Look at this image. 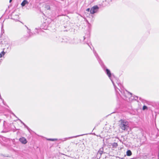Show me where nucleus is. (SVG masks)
<instances>
[{
	"instance_id": "obj_1",
	"label": "nucleus",
	"mask_w": 159,
	"mask_h": 159,
	"mask_svg": "<svg viewBox=\"0 0 159 159\" xmlns=\"http://www.w3.org/2000/svg\"><path fill=\"white\" fill-rule=\"evenodd\" d=\"M115 90L116 94L117 97H121L122 98L123 96L125 95V93L127 90H125L124 88L121 83H119L118 82L116 83L117 86L114 84V82L111 81Z\"/></svg>"
},
{
	"instance_id": "obj_2",
	"label": "nucleus",
	"mask_w": 159,
	"mask_h": 159,
	"mask_svg": "<svg viewBox=\"0 0 159 159\" xmlns=\"http://www.w3.org/2000/svg\"><path fill=\"white\" fill-rule=\"evenodd\" d=\"M125 95L123 96V99L128 102H131L134 100L138 101L139 97L137 96H133L132 94L128 91H126Z\"/></svg>"
},
{
	"instance_id": "obj_3",
	"label": "nucleus",
	"mask_w": 159,
	"mask_h": 159,
	"mask_svg": "<svg viewBox=\"0 0 159 159\" xmlns=\"http://www.w3.org/2000/svg\"><path fill=\"white\" fill-rule=\"evenodd\" d=\"M120 122V128L124 130H127L129 127L128 122L124 120H121Z\"/></svg>"
},
{
	"instance_id": "obj_4",
	"label": "nucleus",
	"mask_w": 159,
	"mask_h": 159,
	"mask_svg": "<svg viewBox=\"0 0 159 159\" xmlns=\"http://www.w3.org/2000/svg\"><path fill=\"white\" fill-rule=\"evenodd\" d=\"M93 48V49H94V48ZM93 52L94 54V55L96 57V58L97 59L99 63L101 65L102 67V68H103L104 69H105V68H106V66H105V65L103 63L102 61L101 60V59H100L99 56H98V54L96 52V51H95L94 49H93Z\"/></svg>"
},
{
	"instance_id": "obj_5",
	"label": "nucleus",
	"mask_w": 159,
	"mask_h": 159,
	"mask_svg": "<svg viewBox=\"0 0 159 159\" xmlns=\"http://www.w3.org/2000/svg\"><path fill=\"white\" fill-rule=\"evenodd\" d=\"M99 7L97 5L92 7L90 10V12L92 14H93L96 13L98 11Z\"/></svg>"
},
{
	"instance_id": "obj_6",
	"label": "nucleus",
	"mask_w": 159,
	"mask_h": 159,
	"mask_svg": "<svg viewBox=\"0 0 159 159\" xmlns=\"http://www.w3.org/2000/svg\"><path fill=\"white\" fill-rule=\"evenodd\" d=\"M11 19L15 21H19V16L18 14H16L13 12L12 13L11 15Z\"/></svg>"
},
{
	"instance_id": "obj_7",
	"label": "nucleus",
	"mask_w": 159,
	"mask_h": 159,
	"mask_svg": "<svg viewBox=\"0 0 159 159\" xmlns=\"http://www.w3.org/2000/svg\"><path fill=\"white\" fill-rule=\"evenodd\" d=\"M103 69L106 72V74L108 76L109 78L112 81V80L111 79V72L110 70L107 68H106H106H105L104 69L103 68Z\"/></svg>"
},
{
	"instance_id": "obj_8",
	"label": "nucleus",
	"mask_w": 159,
	"mask_h": 159,
	"mask_svg": "<svg viewBox=\"0 0 159 159\" xmlns=\"http://www.w3.org/2000/svg\"><path fill=\"white\" fill-rule=\"evenodd\" d=\"M104 148L103 147L100 148L97 154V156L98 157H99V158H100L102 155L103 152Z\"/></svg>"
},
{
	"instance_id": "obj_9",
	"label": "nucleus",
	"mask_w": 159,
	"mask_h": 159,
	"mask_svg": "<svg viewBox=\"0 0 159 159\" xmlns=\"http://www.w3.org/2000/svg\"><path fill=\"white\" fill-rule=\"evenodd\" d=\"M19 141L22 144H26L27 142V141L26 140V139L24 137H21L20 138Z\"/></svg>"
},
{
	"instance_id": "obj_10",
	"label": "nucleus",
	"mask_w": 159,
	"mask_h": 159,
	"mask_svg": "<svg viewBox=\"0 0 159 159\" xmlns=\"http://www.w3.org/2000/svg\"><path fill=\"white\" fill-rule=\"evenodd\" d=\"M29 4V2L26 0H24L21 3V5L22 7H24L25 5H28Z\"/></svg>"
},
{
	"instance_id": "obj_11",
	"label": "nucleus",
	"mask_w": 159,
	"mask_h": 159,
	"mask_svg": "<svg viewBox=\"0 0 159 159\" xmlns=\"http://www.w3.org/2000/svg\"><path fill=\"white\" fill-rule=\"evenodd\" d=\"M77 39H73L71 42H70V43L71 44H78V42H77Z\"/></svg>"
},
{
	"instance_id": "obj_12",
	"label": "nucleus",
	"mask_w": 159,
	"mask_h": 159,
	"mask_svg": "<svg viewBox=\"0 0 159 159\" xmlns=\"http://www.w3.org/2000/svg\"><path fill=\"white\" fill-rule=\"evenodd\" d=\"M111 145L112 146V148H117L118 145L117 143L114 142L111 144Z\"/></svg>"
},
{
	"instance_id": "obj_13",
	"label": "nucleus",
	"mask_w": 159,
	"mask_h": 159,
	"mask_svg": "<svg viewBox=\"0 0 159 159\" xmlns=\"http://www.w3.org/2000/svg\"><path fill=\"white\" fill-rule=\"evenodd\" d=\"M80 136V135H77V136H75L70 137H68V138H66L64 139V140H63V141H65L67 139H72L73 138H76V137Z\"/></svg>"
},
{
	"instance_id": "obj_14",
	"label": "nucleus",
	"mask_w": 159,
	"mask_h": 159,
	"mask_svg": "<svg viewBox=\"0 0 159 159\" xmlns=\"http://www.w3.org/2000/svg\"><path fill=\"white\" fill-rule=\"evenodd\" d=\"M126 155L128 156H129L132 155V152L130 150H128L126 152Z\"/></svg>"
},
{
	"instance_id": "obj_15",
	"label": "nucleus",
	"mask_w": 159,
	"mask_h": 159,
	"mask_svg": "<svg viewBox=\"0 0 159 159\" xmlns=\"http://www.w3.org/2000/svg\"><path fill=\"white\" fill-rule=\"evenodd\" d=\"M47 140L50 141H55L57 140V139H47Z\"/></svg>"
},
{
	"instance_id": "obj_16",
	"label": "nucleus",
	"mask_w": 159,
	"mask_h": 159,
	"mask_svg": "<svg viewBox=\"0 0 159 159\" xmlns=\"http://www.w3.org/2000/svg\"><path fill=\"white\" fill-rule=\"evenodd\" d=\"M5 54V52L3 51L0 53V58L2 57Z\"/></svg>"
},
{
	"instance_id": "obj_17",
	"label": "nucleus",
	"mask_w": 159,
	"mask_h": 159,
	"mask_svg": "<svg viewBox=\"0 0 159 159\" xmlns=\"http://www.w3.org/2000/svg\"><path fill=\"white\" fill-rule=\"evenodd\" d=\"M143 110L148 109V107L147 106L144 105L143 106L142 108Z\"/></svg>"
},
{
	"instance_id": "obj_18",
	"label": "nucleus",
	"mask_w": 159,
	"mask_h": 159,
	"mask_svg": "<svg viewBox=\"0 0 159 159\" xmlns=\"http://www.w3.org/2000/svg\"><path fill=\"white\" fill-rule=\"evenodd\" d=\"M45 8L47 10H50V6L49 5H46Z\"/></svg>"
},
{
	"instance_id": "obj_19",
	"label": "nucleus",
	"mask_w": 159,
	"mask_h": 159,
	"mask_svg": "<svg viewBox=\"0 0 159 159\" xmlns=\"http://www.w3.org/2000/svg\"><path fill=\"white\" fill-rule=\"evenodd\" d=\"M28 34H29V37H31L33 35V34L31 33V32H30V31H28Z\"/></svg>"
},
{
	"instance_id": "obj_20",
	"label": "nucleus",
	"mask_w": 159,
	"mask_h": 159,
	"mask_svg": "<svg viewBox=\"0 0 159 159\" xmlns=\"http://www.w3.org/2000/svg\"><path fill=\"white\" fill-rule=\"evenodd\" d=\"M24 126L26 128V129H28V130L29 131V132H30V130H31V129H30L29 127L27 126L26 125H25Z\"/></svg>"
},
{
	"instance_id": "obj_21",
	"label": "nucleus",
	"mask_w": 159,
	"mask_h": 159,
	"mask_svg": "<svg viewBox=\"0 0 159 159\" xmlns=\"http://www.w3.org/2000/svg\"><path fill=\"white\" fill-rule=\"evenodd\" d=\"M20 123L22 124L24 126L25 125L23 121H22L21 120H20Z\"/></svg>"
},
{
	"instance_id": "obj_22",
	"label": "nucleus",
	"mask_w": 159,
	"mask_h": 159,
	"mask_svg": "<svg viewBox=\"0 0 159 159\" xmlns=\"http://www.w3.org/2000/svg\"><path fill=\"white\" fill-rule=\"evenodd\" d=\"M90 9L89 8H87L86 9V11H90Z\"/></svg>"
},
{
	"instance_id": "obj_23",
	"label": "nucleus",
	"mask_w": 159,
	"mask_h": 159,
	"mask_svg": "<svg viewBox=\"0 0 159 159\" xmlns=\"http://www.w3.org/2000/svg\"><path fill=\"white\" fill-rule=\"evenodd\" d=\"M139 100L140 101H142V99L141 98H139Z\"/></svg>"
},
{
	"instance_id": "obj_24",
	"label": "nucleus",
	"mask_w": 159,
	"mask_h": 159,
	"mask_svg": "<svg viewBox=\"0 0 159 159\" xmlns=\"http://www.w3.org/2000/svg\"><path fill=\"white\" fill-rule=\"evenodd\" d=\"M83 38H84V40L85 39V37H84H84H83Z\"/></svg>"
},
{
	"instance_id": "obj_25",
	"label": "nucleus",
	"mask_w": 159,
	"mask_h": 159,
	"mask_svg": "<svg viewBox=\"0 0 159 159\" xmlns=\"http://www.w3.org/2000/svg\"><path fill=\"white\" fill-rule=\"evenodd\" d=\"M12 0H10L9 2H11L12 1Z\"/></svg>"
},
{
	"instance_id": "obj_26",
	"label": "nucleus",
	"mask_w": 159,
	"mask_h": 159,
	"mask_svg": "<svg viewBox=\"0 0 159 159\" xmlns=\"http://www.w3.org/2000/svg\"><path fill=\"white\" fill-rule=\"evenodd\" d=\"M17 120H19L20 121V120H20V119H19L18 118Z\"/></svg>"
},
{
	"instance_id": "obj_27",
	"label": "nucleus",
	"mask_w": 159,
	"mask_h": 159,
	"mask_svg": "<svg viewBox=\"0 0 159 159\" xmlns=\"http://www.w3.org/2000/svg\"><path fill=\"white\" fill-rule=\"evenodd\" d=\"M121 159H125L124 158H123V157H122V158H120Z\"/></svg>"
},
{
	"instance_id": "obj_28",
	"label": "nucleus",
	"mask_w": 159,
	"mask_h": 159,
	"mask_svg": "<svg viewBox=\"0 0 159 159\" xmlns=\"http://www.w3.org/2000/svg\"><path fill=\"white\" fill-rule=\"evenodd\" d=\"M87 43L88 44V45L89 46H90L89 45V44L88 43Z\"/></svg>"
},
{
	"instance_id": "obj_29",
	"label": "nucleus",
	"mask_w": 159,
	"mask_h": 159,
	"mask_svg": "<svg viewBox=\"0 0 159 159\" xmlns=\"http://www.w3.org/2000/svg\"><path fill=\"white\" fill-rule=\"evenodd\" d=\"M13 115L14 116H16L15 115V114H13Z\"/></svg>"
},
{
	"instance_id": "obj_30",
	"label": "nucleus",
	"mask_w": 159,
	"mask_h": 159,
	"mask_svg": "<svg viewBox=\"0 0 159 159\" xmlns=\"http://www.w3.org/2000/svg\"><path fill=\"white\" fill-rule=\"evenodd\" d=\"M3 26V25H2V27Z\"/></svg>"
},
{
	"instance_id": "obj_31",
	"label": "nucleus",
	"mask_w": 159,
	"mask_h": 159,
	"mask_svg": "<svg viewBox=\"0 0 159 159\" xmlns=\"http://www.w3.org/2000/svg\"><path fill=\"white\" fill-rule=\"evenodd\" d=\"M90 48H91V49H92L90 47Z\"/></svg>"
}]
</instances>
